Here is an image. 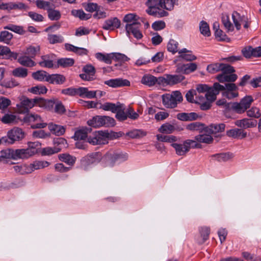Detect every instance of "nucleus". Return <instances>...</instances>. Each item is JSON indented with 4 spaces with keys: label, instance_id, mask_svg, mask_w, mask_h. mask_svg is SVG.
Instances as JSON below:
<instances>
[{
    "label": "nucleus",
    "instance_id": "nucleus-42",
    "mask_svg": "<svg viewBox=\"0 0 261 261\" xmlns=\"http://www.w3.org/2000/svg\"><path fill=\"white\" fill-rule=\"evenodd\" d=\"M40 50V48L39 46H30L26 48L24 54L31 57L32 58H34L38 54H39Z\"/></svg>",
    "mask_w": 261,
    "mask_h": 261
},
{
    "label": "nucleus",
    "instance_id": "nucleus-37",
    "mask_svg": "<svg viewBox=\"0 0 261 261\" xmlns=\"http://www.w3.org/2000/svg\"><path fill=\"white\" fill-rule=\"evenodd\" d=\"M211 134H202L201 135L195 136V140L200 142L207 144H210L212 143L213 139L210 135Z\"/></svg>",
    "mask_w": 261,
    "mask_h": 261
},
{
    "label": "nucleus",
    "instance_id": "nucleus-28",
    "mask_svg": "<svg viewBox=\"0 0 261 261\" xmlns=\"http://www.w3.org/2000/svg\"><path fill=\"white\" fill-rule=\"evenodd\" d=\"M48 127L49 130L57 136H61L65 132V128L63 126L55 124L53 123H49Z\"/></svg>",
    "mask_w": 261,
    "mask_h": 261
},
{
    "label": "nucleus",
    "instance_id": "nucleus-11",
    "mask_svg": "<svg viewBox=\"0 0 261 261\" xmlns=\"http://www.w3.org/2000/svg\"><path fill=\"white\" fill-rule=\"evenodd\" d=\"M128 155L125 153H115L113 154L107 155L105 157L106 164L108 166H114L116 161H123L127 159Z\"/></svg>",
    "mask_w": 261,
    "mask_h": 261
},
{
    "label": "nucleus",
    "instance_id": "nucleus-46",
    "mask_svg": "<svg viewBox=\"0 0 261 261\" xmlns=\"http://www.w3.org/2000/svg\"><path fill=\"white\" fill-rule=\"evenodd\" d=\"M12 74L15 77L25 78L28 75V69L23 67H18L12 70Z\"/></svg>",
    "mask_w": 261,
    "mask_h": 261
},
{
    "label": "nucleus",
    "instance_id": "nucleus-51",
    "mask_svg": "<svg viewBox=\"0 0 261 261\" xmlns=\"http://www.w3.org/2000/svg\"><path fill=\"white\" fill-rule=\"evenodd\" d=\"M13 37L11 33L7 31H2L0 33V42L9 44Z\"/></svg>",
    "mask_w": 261,
    "mask_h": 261
},
{
    "label": "nucleus",
    "instance_id": "nucleus-44",
    "mask_svg": "<svg viewBox=\"0 0 261 261\" xmlns=\"http://www.w3.org/2000/svg\"><path fill=\"white\" fill-rule=\"evenodd\" d=\"M71 14L81 20H88L91 17V14L85 13L83 10H73Z\"/></svg>",
    "mask_w": 261,
    "mask_h": 261
},
{
    "label": "nucleus",
    "instance_id": "nucleus-34",
    "mask_svg": "<svg viewBox=\"0 0 261 261\" xmlns=\"http://www.w3.org/2000/svg\"><path fill=\"white\" fill-rule=\"evenodd\" d=\"M13 169L16 172L22 175L31 173L32 170L30 165L26 164L14 166Z\"/></svg>",
    "mask_w": 261,
    "mask_h": 261
},
{
    "label": "nucleus",
    "instance_id": "nucleus-33",
    "mask_svg": "<svg viewBox=\"0 0 261 261\" xmlns=\"http://www.w3.org/2000/svg\"><path fill=\"white\" fill-rule=\"evenodd\" d=\"M157 82V78L150 74H146L143 76L141 83L148 86H152Z\"/></svg>",
    "mask_w": 261,
    "mask_h": 261
},
{
    "label": "nucleus",
    "instance_id": "nucleus-7",
    "mask_svg": "<svg viewBox=\"0 0 261 261\" xmlns=\"http://www.w3.org/2000/svg\"><path fill=\"white\" fill-rule=\"evenodd\" d=\"M253 101L251 96L247 95L243 98L240 102H233L231 108L236 112L239 114L243 113L248 109Z\"/></svg>",
    "mask_w": 261,
    "mask_h": 261
},
{
    "label": "nucleus",
    "instance_id": "nucleus-1",
    "mask_svg": "<svg viewBox=\"0 0 261 261\" xmlns=\"http://www.w3.org/2000/svg\"><path fill=\"white\" fill-rule=\"evenodd\" d=\"M20 104L17 105V111L19 113L24 114L32 108L35 104H38L40 107L50 109L53 107L54 102L52 100H46L41 98L29 99L24 97L21 99Z\"/></svg>",
    "mask_w": 261,
    "mask_h": 261
},
{
    "label": "nucleus",
    "instance_id": "nucleus-49",
    "mask_svg": "<svg viewBox=\"0 0 261 261\" xmlns=\"http://www.w3.org/2000/svg\"><path fill=\"white\" fill-rule=\"evenodd\" d=\"M178 0H163L162 8L167 10L171 11L173 9L175 5H177Z\"/></svg>",
    "mask_w": 261,
    "mask_h": 261
},
{
    "label": "nucleus",
    "instance_id": "nucleus-10",
    "mask_svg": "<svg viewBox=\"0 0 261 261\" xmlns=\"http://www.w3.org/2000/svg\"><path fill=\"white\" fill-rule=\"evenodd\" d=\"M224 87L218 83H215L213 87L209 88L205 94V97L207 100L210 102L215 101L216 99V96L219 94L220 91L224 90Z\"/></svg>",
    "mask_w": 261,
    "mask_h": 261
},
{
    "label": "nucleus",
    "instance_id": "nucleus-63",
    "mask_svg": "<svg viewBox=\"0 0 261 261\" xmlns=\"http://www.w3.org/2000/svg\"><path fill=\"white\" fill-rule=\"evenodd\" d=\"M16 116L13 114H5L2 118V121L5 124L12 123L16 121Z\"/></svg>",
    "mask_w": 261,
    "mask_h": 261
},
{
    "label": "nucleus",
    "instance_id": "nucleus-64",
    "mask_svg": "<svg viewBox=\"0 0 261 261\" xmlns=\"http://www.w3.org/2000/svg\"><path fill=\"white\" fill-rule=\"evenodd\" d=\"M247 115L251 117L258 118L261 116V112L258 108L252 107L247 111Z\"/></svg>",
    "mask_w": 261,
    "mask_h": 261
},
{
    "label": "nucleus",
    "instance_id": "nucleus-12",
    "mask_svg": "<svg viewBox=\"0 0 261 261\" xmlns=\"http://www.w3.org/2000/svg\"><path fill=\"white\" fill-rule=\"evenodd\" d=\"M234 25L237 30H240L242 23L244 22V27L247 29L249 24L247 22V18L244 15L242 16L237 12H233L231 15Z\"/></svg>",
    "mask_w": 261,
    "mask_h": 261
},
{
    "label": "nucleus",
    "instance_id": "nucleus-13",
    "mask_svg": "<svg viewBox=\"0 0 261 261\" xmlns=\"http://www.w3.org/2000/svg\"><path fill=\"white\" fill-rule=\"evenodd\" d=\"M24 120L26 122H36V124H34L32 126L33 128H44L47 126L46 123H41V117L35 114H28L24 117Z\"/></svg>",
    "mask_w": 261,
    "mask_h": 261
},
{
    "label": "nucleus",
    "instance_id": "nucleus-24",
    "mask_svg": "<svg viewBox=\"0 0 261 261\" xmlns=\"http://www.w3.org/2000/svg\"><path fill=\"white\" fill-rule=\"evenodd\" d=\"M18 62L22 66L32 67L36 65L35 62L32 60V58L24 55L18 58Z\"/></svg>",
    "mask_w": 261,
    "mask_h": 261
},
{
    "label": "nucleus",
    "instance_id": "nucleus-5",
    "mask_svg": "<svg viewBox=\"0 0 261 261\" xmlns=\"http://www.w3.org/2000/svg\"><path fill=\"white\" fill-rule=\"evenodd\" d=\"M172 146L174 148L176 153L178 155H184L189 151L191 147L200 148L201 145L197 143L196 141L187 140L182 144L173 143Z\"/></svg>",
    "mask_w": 261,
    "mask_h": 261
},
{
    "label": "nucleus",
    "instance_id": "nucleus-45",
    "mask_svg": "<svg viewBox=\"0 0 261 261\" xmlns=\"http://www.w3.org/2000/svg\"><path fill=\"white\" fill-rule=\"evenodd\" d=\"M176 130L175 127L169 123H166L161 125L159 131L164 134H171Z\"/></svg>",
    "mask_w": 261,
    "mask_h": 261
},
{
    "label": "nucleus",
    "instance_id": "nucleus-36",
    "mask_svg": "<svg viewBox=\"0 0 261 261\" xmlns=\"http://www.w3.org/2000/svg\"><path fill=\"white\" fill-rule=\"evenodd\" d=\"M41 60L39 62V65L42 67L51 68L54 67V64L53 61L49 59L47 55L42 56Z\"/></svg>",
    "mask_w": 261,
    "mask_h": 261
},
{
    "label": "nucleus",
    "instance_id": "nucleus-23",
    "mask_svg": "<svg viewBox=\"0 0 261 261\" xmlns=\"http://www.w3.org/2000/svg\"><path fill=\"white\" fill-rule=\"evenodd\" d=\"M216 78L220 83H224L225 82H233L237 79L238 76L236 74L221 73L218 74Z\"/></svg>",
    "mask_w": 261,
    "mask_h": 261
},
{
    "label": "nucleus",
    "instance_id": "nucleus-19",
    "mask_svg": "<svg viewBox=\"0 0 261 261\" xmlns=\"http://www.w3.org/2000/svg\"><path fill=\"white\" fill-rule=\"evenodd\" d=\"M225 88L224 90L227 91L225 92V95L229 99L236 97L238 96V93L237 91L238 89L237 86L233 83L225 84L223 86Z\"/></svg>",
    "mask_w": 261,
    "mask_h": 261
},
{
    "label": "nucleus",
    "instance_id": "nucleus-48",
    "mask_svg": "<svg viewBox=\"0 0 261 261\" xmlns=\"http://www.w3.org/2000/svg\"><path fill=\"white\" fill-rule=\"evenodd\" d=\"M178 42L174 39H170L167 44V49L169 51L174 54L178 51Z\"/></svg>",
    "mask_w": 261,
    "mask_h": 261
},
{
    "label": "nucleus",
    "instance_id": "nucleus-22",
    "mask_svg": "<svg viewBox=\"0 0 261 261\" xmlns=\"http://www.w3.org/2000/svg\"><path fill=\"white\" fill-rule=\"evenodd\" d=\"M225 125L224 123L213 124L206 127L204 132L211 134L222 132L224 130Z\"/></svg>",
    "mask_w": 261,
    "mask_h": 261
},
{
    "label": "nucleus",
    "instance_id": "nucleus-35",
    "mask_svg": "<svg viewBox=\"0 0 261 261\" xmlns=\"http://www.w3.org/2000/svg\"><path fill=\"white\" fill-rule=\"evenodd\" d=\"M61 150V147H46L41 149L40 153L42 155H50L57 153Z\"/></svg>",
    "mask_w": 261,
    "mask_h": 261
},
{
    "label": "nucleus",
    "instance_id": "nucleus-2",
    "mask_svg": "<svg viewBox=\"0 0 261 261\" xmlns=\"http://www.w3.org/2000/svg\"><path fill=\"white\" fill-rule=\"evenodd\" d=\"M112 138V134L108 132L97 131L88 137L87 142L92 145L105 144L108 143L109 139Z\"/></svg>",
    "mask_w": 261,
    "mask_h": 261
},
{
    "label": "nucleus",
    "instance_id": "nucleus-39",
    "mask_svg": "<svg viewBox=\"0 0 261 261\" xmlns=\"http://www.w3.org/2000/svg\"><path fill=\"white\" fill-rule=\"evenodd\" d=\"M201 239L199 240V243H203L208 238L210 233V228L207 226L201 227L199 229Z\"/></svg>",
    "mask_w": 261,
    "mask_h": 261
},
{
    "label": "nucleus",
    "instance_id": "nucleus-4",
    "mask_svg": "<svg viewBox=\"0 0 261 261\" xmlns=\"http://www.w3.org/2000/svg\"><path fill=\"white\" fill-rule=\"evenodd\" d=\"M163 0H147L146 4L148 8L146 12L150 15L155 16H165L168 15V13L164 11L159 12L162 8Z\"/></svg>",
    "mask_w": 261,
    "mask_h": 261
},
{
    "label": "nucleus",
    "instance_id": "nucleus-52",
    "mask_svg": "<svg viewBox=\"0 0 261 261\" xmlns=\"http://www.w3.org/2000/svg\"><path fill=\"white\" fill-rule=\"evenodd\" d=\"M47 89L44 86L38 85L32 87L29 91L35 94H43L47 92Z\"/></svg>",
    "mask_w": 261,
    "mask_h": 261
},
{
    "label": "nucleus",
    "instance_id": "nucleus-26",
    "mask_svg": "<svg viewBox=\"0 0 261 261\" xmlns=\"http://www.w3.org/2000/svg\"><path fill=\"white\" fill-rule=\"evenodd\" d=\"M49 163L46 161H35L30 164L31 173L36 170H39L49 165Z\"/></svg>",
    "mask_w": 261,
    "mask_h": 261
},
{
    "label": "nucleus",
    "instance_id": "nucleus-8",
    "mask_svg": "<svg viewBox=\"0 0 261 261\" xmlns=\"http://www.w3.org/2000/svg\"><path fill=\"white\" fill-rule=\"evenodd\" d=\"M8 154H12V158L13 159L28 158L36 152L37 150L34 147H28L26 149H13L9 150Z\"/></svg>",
    "mask_w": 261,
    "mask_h": 261
},
{
    "label": "nucleus",
    "instance_id": "nucleus-55",
    "mask_svg": "<svg viewBox=\"0 0 261 261\" xmlns=\"http://www.w3.org/2000/svg\"><path fill=\"white\" fill-rule=\"evenodd\" d=\"M157 139L162 142H174L177 141V138L174 136H165L163 135H156Z\"/></svg>",
    "mask_w": 261,
    "mask_h": 261
},
{
    "label": "nucleus",
    "instance_id": "nucleus-54",
    "mask_svg": "<svg viewBox=\"0 0 261 261\" xmlns=\"http://www.w3.org/2000/svg\"><path fill=\"white\" fill-rule=\"evenodd\" d=\"M214 157L219 162H225L232 159L233 154L230 153H222L215 154Z\"/></svg>",
    "mask_w": 261,
    "mask_h": 261
},
{
    "label": "nucleus",
    "instance_id": "nucleus-47",
    "mask_svg": "<svg viewBox=\"0 0 261 261\" xmlns=\"http://www.w3.org/2000/svg\"><path fill=\"white\" fill-rule=\"evenodd\" d=\"M49 74L45 71L39 70L32 73V77L39 81H46Z\"/></svg>",
    "mask_w": 261,
    "mask_h": 261
},
{
    "label": "nucleus",
    "instance_id": "nucleus-41",
    "mask_svg": "<svg viewBox=\"0 0 261 261\" xmlns=\"http://www.w3.org/2000/svg\"><path fill=\"white\" fill-rule=\"evenodd\" d=\"M58 158L61 161L64 162L69 165H73L75 161V157L67 153L60 154Z\"/></svg>",
    "mask_w": 261,
    "mask_h": 261
},
{
    "label": "nucleus",
    "instance_id": "nucleus-25",
    "mask_svg": "<svg viewBox=\"0 0 261 261\" xmlns=\"http://www.w3.org/2000/svg\"><path fill=\"white\" fill-rule=\"evenodd\" d=\"M116 118L120 121H124L127 118V114L123 104L119 103V106L116 111Z\"/></svg>",
    "mask_w": 261,
    "mask_h": 261
},
{
    "label": "nucleus",
    "instance_id": "nucleus-50",
    "mask_svg": "<svg viewBox=\"0 0 261 261\" xmlns=\"http://www.w3.org/2000/svg\"><path fill=\"white\" fill-rule=\"evenodd\" d=\"M199 30L201 34L208 37L211 35V32L208 24L204 21H201L199 24Z\"/></svg>",
    "mask_w": 261,
    "mask_h": 261
},
{
    "label": "nucleus",
    "instance_id": "nucleus-17",
    "mask_svg": "<svg viewBox=\"0 0 261 261\" xmlns=\"http://www.w3.org/2000/svg\"><path fill=\"white\" fill-rule=\"evenodd\" d=\"M6 10L8 11L12 10L26 11L29 8L27 5L21 2H9L6 3Z\"/></svg>",
    "mask_w": 261,
    "mask_h": 261
},
{
    "label": "nucleus",
    "instance_id": "nucleus-61",
    "mask_svg": "<svg viewBox=\"0 0 261 261\" xmlns=\"http://www.w3.org/2000/svg\"><path fill=\"white\" fill-rule=\"evenodd\" d=\"M37 7L41 9L46 10L47 11L51 8L49 2L43 0H37L36 2Z\"/></svg>",
    "mask_w": 261,
    "mask_h": 261
},
{
    "label": "nucleus",
    "instance_id": "nucleus-29",
    "mask_svg": "<svg viewBox=\"0 0 261 261\" xmlns=\"http://www.w3.org/2000/svg\"><path fill=\"white\" fill-rule=\"evenodd\" d=\"M198 118V115L196 113H181L177 115V118L181 121H192Z\"/></svg>",
    "mask_w": 261,
    "mask_h": 261
},
{
    "label": "nucleus",
    "instance_id": "nucleus-20",
    "mask_svg": "<svg viewBox=\"0 0 261 261\" xmlns=\"http://www.w3.org/2000/svg\"><path fill=\"white\" fill-rule=\"evenodd\" d=\"M226 135L234 139H242L247 137V133L242 129H231L226 132Z\"/></svg>",
    "mask_w": 261,
    "mask_h": 261
},
{
    "label": "nucleus",
    "instance_id": "nucleus-30",
    "mask_svg": "<svg viewBox=\"0 0 261 261\" xmlns=\"http://www.w3.org/2000/svg\"><path fill=\"white\" fill-rule=\"evenodd\" d=\"M95 57L99 61L110 64L113 60V53L110 54L98 53L95 54Z\"/></svg>",
    "mask_w": 261,
    "mask_h": 261
},
{
    "label": "nucleus",
    "instance_id": "nucleus-18",
    "mask_svg": "<svg viewBox=\"0 0 261 261\" xmlns=\"http://www.w3.org/2000/svg\"><path fill=\"white\" fill-rule=\"evenodd\" d=\"M120 24V21L117 17L111 18L105 21L102 28L106 30H113L119 28Z\"/></svg>",
    "mask_w": 261,
    "mask_h": 261
},
{
    "label": "nucleus",
    "instance_id": "nucleus-3",
    "mask_svg": "<svg viewBox=\"0 0 261 261\" xmlns=\"http://www.w3.org/2000/svg\"><path fill=\"white\" fill-rule=\"evenodd\" d=\"M163 105L168 109L176 107L177 103L182 100L181 93L178 91L172 92L171 94H165L162 96Z\"/></svg>",
    "mask_w": 261,
    "mask_h": 261
},
{
    "label": "nucleus",
    "instance_id": "nucleus-14",
    "mask_svg": "<svg viewBox=\"0 0 261 261\" xmlns=\"http://www.w3.org/2000/svg\"><path fill=\"white\" fill-rule=\"evenodd\" d=\"M141 24L140 23L134 24V25H125V28L127 35L129 36L130 34L137 39H140L143 37V34L140 31Z\"/></svg>",
    "mask_w": 261,
    "mask_h": 261
},
{
    "label": "nucleus",
    "instance_id": "nucleus-21",
    "mask_svg": "<svg viewBox=\"0 0 261 261\" xmlns=\"http://www.w3.org/2000/svg\"><path fill=\"white\" fill-rule=\"evenodd\" d=\"M66 81L65 77L59 74H49L48 78L46 79V82L52 84H63Z\"/></svg>",
    "mask_w": 261,
    "mask_h": 261
},
{
    "label": "nucleus",
    "instance_id": "nucleus-56",
    "mask_svg": "<svg viewBox=\"0 0 261 261\" xmlns=\"http://www.w3.org/2000/svg\"><path fill=\"white\" fill-rule=\"evenodd\" d=\"M59 66L67 67L72 66L74 64V60L71 58H62L57 61Z\"/></svg>",
    "mask_w": 261,
    "mask_h": 261
},
{
    "label": "nucleus",
    "instance_id": "nucleus-16",
    "mask_svg": "<svg viewBox=\"0 0 261 261\" xmlns=\"http://www.w3.org/2000/svg\"><path fill=\"white\" fill-rule=\"evenodd\" d=\"M234 124L238 127L246 129L255 127L257 121L252 119L244 118L236 121Z\"/></svg>",
    "mask_w": 261,
    "mask_h": 261
},
{
    "label": "nucleus",
    "instance_id": "nucleus-6",
    "mask_svg": "<svg viewBox=\"0 0 261 261\" xmlns=\"http://www.w3.org/2000/svg\"><path fill=\"white\" fill-rule=\"evenodd\" d=\"M114 118L107 116H96L88 121V124L94 127L102 126H112L115 125Z\"/></svg>",
    "mask_w": 261,
    "mask_h": 261
},
{
    "label": "nucleus",
    "instance_id": "nucleus-62",
    "mask_svg": "<svg viewBox=\"0 0 261 261\" xmlns=\"http://www.w3.org/2000/svg\"><path fill=\"white\" fill-rule=\"evenodd\" d=\"M129 58L124 54L118 53H113V60L120 62L127 61Z\"/></svg>",
    "mask_w": 261,
    "mask_h": 261
},
{
    "label": "nucleus",
    "instance_id": "nucleus-9",
    "mask_svg": "<svg viewBox=\"0 0 261 261\" xmlns=\"http://www.w3.org/2000/svg\"><path fill=\"white\" fill-rule=\"evenodd\" d=\"M8 140L10 144L21 140L24 137V132L20 128L15 127L7 133Z\"/></svg>",
    "mask_w": 261,
    "mask_h": 261
},
{
    "label": "nucleus",
    "instance_id": "nucleus-40",
    "mask_svg": "<svg viewBox=\"0 0 261 261\" xmlns=\"http://www.w3.org/2000/svg\"><path fill=\"white\" fill-rule=\"evenodd\" d=\"M119 102H118L116 104H115L111 102H106L103 104H100L99 108L105 111H110L112 113H116L117 109L119 106Z\"/></svg>",
    "mask_w": 261,
    "mask_h": 261
},
{
    "label": "nucleus",
    "instance_id": "nucleus-57",
    "mask_svg": "<svg viewBox=\"0 0 261 261\" xmlns=\"http://www.w3.org/2000/svg\"><path fill=\"white\" fill-rule=\"evenodd\" d=\"M55 104V112L59 114H63L66 112V109L61 101H57L56 102L54 100H51Z\"/></svg>",
    "mask_w": 261,
    "mask_h": 261
},
{
    "label": "nucleus",
    "instance_id": "nucleus-59",
    "mask_svg": "<svg viewBox=\"0 0 261 261\" xmlns=\"http://www.w3.org/2000/svg\"><path fill=\"white\" fill-rule=\"evenodd\" d=\"M127 135L132 138H137L145 136L146 133L140 129H134L128 132Z\"/></svg>",
    "mask_w": 261,
    "mask_h": 261
},
{
    "label": "nucleus",
    "instance_id": "nucleus-27",
    "mask_svg": "<svg viewBox=\"0 0 261 261\" xmlns=\"http://www.w3.org/2000/svg\"><path fill=\"white\" fill-rule=\"evenodd\" d=\"M139 17L135 13H129L124 16L123 21L126 23V25H133L134 24L140 23Z\"/></svg>",
    "mask_w": 261,
    "mask_h": 261
},
{
    "label": "nucleus",
    "instance_id": "nucleus-38",
    "mask_svg": "<svg viewBox=\"0 0 261 261\" xmlns=\"http://www.w3.org/2000/svg\"><path fill=\"white\" fill-rule=\"evenodd\" d=\"M222 21L227 33L232 32L234 31V26L231 23L228 15H223L222 17Z\"/></svg>",
    "mask_w": 261,
    "mask_h": 261
},
{
    "label": "nucleus",
    "instance_id": "nucleus-53",
    "mask_svg": "<svg viewBox=\"0 0 261 261\" xmlns=\"http://www.w3.org/2000/svg\"><path fill=\"white\" fill-rule=\"evenodd\" d=\"M222 66H223V63H216L211 64L207 66V70L208 72L213 74L221 71Z\"/></svg>",
    "mask_w": 261,
    "mask_h": 261
},
{
    "label": "nucleus",
    "instance_id": "nucleus-31",
    "mask_svg": "<svg viewBox=\"0 0 261 261\" xmlns=\"http://www.w3.org/2000/svg\"><path fill=\"white\" fill-rule=\"evenodd\" d=\"M91 130V128H85L76 130L74 135V139L76 140H84L88 138V134Z\"/></svg>",
    "mask_w": 261,
    "mask_h": 261
},
{
    "label": "nucleus",
    "instance_id": "nucleus-32",
    "mask_svg": "<svg viewBox=\"0 0 261 261\" xmlns=\"http://www.w3.org/2000/svg\"><path fill=\"white\" fill-rule=\"evenodd\" d=\"M96 91H89L87 88L80 87L79 96L88 98H94L96 96Z\"/></svg>",
    "mask_w": 261,
    "mask_h": 261
},
{
    "label": "nucleus",
    "instance_id": "nucleus-15",
    "mask_svg": "<svg viewBox=\"0 0 261 261\" xmlns=\"http://www.w3.org/2000/svg\"><path fill=\"white\" fill-rule=\"evenodd\" d=\"M105 84L112 88H118L130 86V82L126 79L121 78L111 79L105 81Z\"/></svg>",
    "mask_w": 261,
    "mask_h": 261
},
{
    "label": "nucleus",
    "instance_id": "nucleus-43",
    "mask_svg": "<svg viewBox=\"0 0 261 261\" xmlns=\"http://www.w3.org/2000/svg\"><path fill=\"white\" fill-rule=\"evenodd\" d=\"M168 85H174L177 84L185 79V76L182 75L168 74Z\"/></svg>",
    "mask_w": 261,
    "mask_h": 261
},
{
    "label": "nucleus",
    "instance_id": "nucleus-58",
    "mask_svg": "<svg viewBox=\"0 0 261 261\" xmlns=\"http://www.w3.org/2000/svg\"><path fill=\"white\" fill-rule=\"evenodd\" d=\"M79 88H68L62 90L61 93L63 94L68 95L70 96H74L75 95H79Z\"/></svg>",
    "mask_w": 261,
    "mask_h": 261
},
{
    "label": "nucleus",
    "instance_id": "nucleus-60",
    "mask_svg": "<svg viewBox=\"0 0 261 261\" xmlns=\"http://www.w3.org/2000/svg\"><path fill=\"white\" fill-rule=\"evenodd\" d=\"M47 12L48 17L51 20H57L61 17L60 12L58 10L53 9L51 8Z\"/></svg>",
    "mask_w": 261,
    "mask_h": 261
}]
</instances>
